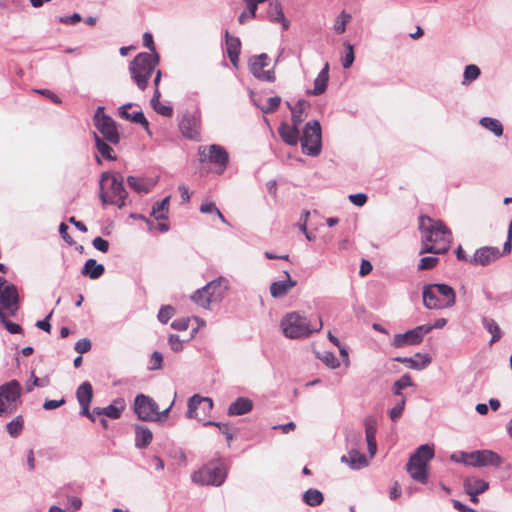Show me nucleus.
Segmentation results:
<instances>
[{"instance_id": "18", "label": "nucleus", "mask_w": 512, "mask_h": 512, "mask_svg": "<svg viewBox=\"0 0 512 512\" xmlns=\"http://www.w3.org/2000/svg\"><path fill=\"white\" fill-rule=\"evenodd\" d=\"M181 134L193 141L201 140V120L198 113H186L179 122Z\"/></svg>"}, {"instance_id": "2", "label": "nucleus", "mask_w": 512, "mask_h": 512, "mask_svg": "<svg viewBox=\"0 0 512 512\" xmlns=\"http://www.w3.org/2000/svg\"><path fill=\"white\" fill-rule=\"evenodd\" d=\"M123 180L120 173L106 171L101 174L99 197L103 205H115L119 208L125 205L128 193Z\"/></svg>"}, {"instance_id": "21", "label": "nucleus", "mask_w": 512, "mask_h": 512, "mask_svg": "<svg viewBox=\"0 0 512 512\" xmlns=\"http://www.w3.org/2000/svg\"><path fill=\"white\" fill-rule=\"evenodd\" d=\"M500 256L501 252L498 248L485 246L475 251L473 257L469 259V263L486 266L496 261Z\"/></svg>"}, {"instance_id": "29", "label": "nucleus", "mask_w": 512, "mask_h": 512, "mask_svg": "<svg viewBox=\"0 0 512 512\" xmlns=\"http://www.w3.org/2000/svg\"><path fill=\"white\" fill-rule=\"evenodd\" d=\"M489 484L476 477H468L464 480V488L467 494H481L485 492Z\"/></svg>"}, {"instance_id": "30", "label": "nucleus", "mask_w": 512, "mask_h": 512, "mask_svg": "<svg viewBox=\"0 0 512 512\" xmlns=\"http://www.w3.org/2000/svg\"><path fill=\"white\" fill-rule=\"evenodd\" d=\"M105 268L102 264H98L96 260L89 259L84 264L81 273L91 279H98L103 275Z\"/></svg>"}, {"instance_id": "42", "label": "nucleus", "mask_w": 512, "mask_h": 512, "mask_svg": "<svg viewBox=\"0 0 512 512\" xmlns=\"http://www.w3.org/2000/svg\"><path fill=\"white\" fill-rule=\"evenodd\" d=\"M304 502L309 506H318L323 500V494L317 489H309L303 495Z\"/></svg>"}, {"instance_id": "28", "label": "nucleus", "mask_w": 512, "mask_h": 512, "mask_svg": "<svg viewBox=\"0 0 512 512\" xmlns=\"http://www.w3.org/2000/svg\"><path fill=\"white\" fill-rule=\"evenodd\" d=\"M128 186L139 194L149 193L155 185V181L149 179L129 176L127 178Z\"/></svg>"}, {"instance_id": "23", "label": "nucleus", "mask_w": 512, "mask_h": 512, "mask_svg": "<svg viewBox=\"0 0 512 512\" xmlns=\"http://www.w3.org/2000/svg\"><path fill=\"white\" fill-rule=\"evenodd\" d=\"M225 44L228 58L234 67L238 66L239 55L241 52V41L238 37L229 34L228 30L225 31Z\"/></svg>"}, {"instance_id": "47", "label": "nucleus", "mask_w": 512, "mask_h": 512, "mask_svg": "<svg viewBox=\"0 0 512 512\" xmlns=\"http://www.w3.org/2000/svg\"><path fill=\"white\" fill-rule=\"evenodd\" d=\"M410 386H413L412 378L409 374H405L394 383V394L401 395V390Z\"/></svg>"}, {"instance_id": "19", "label": "nucleus", "mask_w": 512, "mask_h": 512, "mask_svg": "<svg viewBox=\"0 0 512 512\" xmlns=\"http://www.w3.org/2000/svg\"><path fill=\"white\" fill-rule=\"evenodd\" d=\"M270 64V58L267 54H260L250 59L249 67L251 73L258 79L264 81H273L275 79L274 73L271 70H266Z\"/></svg>"}, {"instance_id": "20", "label": "nucleus", "mask_w": 512, "mask_h": 512, "mask_svg": "<svg viewBox=\"0 0 512 512\" xmlns=\"http://www.w3.org/2000/svg\"><path fill=\"white\" fill-rule=\"evenodd\" d=\"M76 397L81 407V415L89 418L91 421H95V417L90 412V403L93 398L92 385L85 381L83 382L76 391Z\"/></svg>"}, {"instance_id": "63", "label": "nucleus", "mask_w": 512, "mask_h": 512, "mask_svg": "<svg viewBox=\"0 0 512 512\" xmlns=\"http://www.w3.org/2000/svg\"><path fill=\"white\" fill-rule=\"evenodd\" d=\"M143 45L148 48L151 52H153L155 55V45H154V41H153V36L152 34L146 32L144 33L143 35Z\"/></svg>"}, {"instance_id": "50", "label": "nucleus", "mask_w": 512, "mask_h": 512, "mask_svg": "<svg viewBox=\"0 0 512 512\" xmlns=\"http://www.w3.org/2000/svg\"><path fill=\"white\" fill-rule=\"evenodd\" d=\"M280 103H281V98L280 97H278V96L270 97L267 100V104L262 107V111L264 113H272L275 110H277V108L279 107Z\"/></svg>"}, {"instance_id": "24", "label": "nucleus", "mask_w": 512, "mask_h": 512, "mask_svg": "<svg viewBox=\"0 0 512 512\" xmlns=\"http://www.w3.org/2000/svg\"><path fill=\"white\" fill-rule=\"evenodd\" d=\"M395 361L405 364L408 368L421 370L431 363V357L427 354L417 353L412 357H397Z\"/></svg>"}, {"instance_id": "13", "label": "nucleus", "mask_w": 512, "mask_h": 512, "mask_svg": "<svg viewBox=\"0 0 512 512\" xmlns=\"http://www.w3.org/2000/svg\"><path fill=\"white\" fill-rule=\"evenodd\" d=\"M187 406V417L197 419L205 424V422H208L207 418L213 409V401L209 397L196 394L189 398Z\"/></svg>"}, {"instance_id": "35", "label": "nucleus", "mask_w": 512, "mask_h": 512, "mask_svg": "<svg viewBox=\"0 0 512 512\" xmlns=\"http://www.w3.org/2000/svg\"><path fill=\"white\" fill-rule=\"evenodd\" d=\"M160 91L159 89H154V95L151 99V105L153 109L160 115L165 117H171L173 114V109L171 106L164 105L160 102Z\"/></svg>"}, {"instance_id": "53", "label": "nucleus", "mask_w": 512, "mask_h": 512, "mask_svg": "<svg viewBox=\"0 0 512 512\" xmlns=\"http://www.w3.org/2000/svg\"><path fill=\"white\" fill-rule=\"evenodd\" d=\"M174 315V309L171 306L162 307L158 313V319L162 323H167Z\"/></svg>"}, {"instance_id": "31", "label": "nucleus", "mask_w": 512, "mask_h": 512, "mask_svg": "<svg viewBox=\"0 0 512 512\" xmlns=\"http://www.w3.org/2000/svg\"><path fill=\"white\" fill-rule=\"evenodd\" d=\"M328 80H329V64L326 63L324 68L320 71V73L318 74L317 78L314 81V89L312 91V94H314V95L322 94L327 88Z\"/></svg>"}, {"instance_id": "16", "label": "nucleus", "mask_w": 512, "mask_h": 512, "mask_svg": "<svg viewBox=\"0 0 512 512\" xmlns=\"http://www.w3.org/2000/svg\"><path fill=\"white\" fill-rule=\"evenodd\" d=\"M21 390V385L17 380L0 385V416L7 413L10 405L19 400Z\"/></svg>"}, {"instance_id": "22", "label": "nucleus", "mask_w": 512, "mask_h": 512, "mask_svg": "<svg viewBox=\"0 0 512 512\" xmlns=\"http://www.w3.org/2000/svg\"><path fill=\"white\" fill-rule=\"evenodd\" d=\"M284 275L286 277L285 280L275 281L270 285V294L273 298L286 296L297 285V282L290 278L287 271H284Z\"/></svg>"}, {"instance_id": "57", "label": "nucleus", "mask_w": 512, "mask_h": 512, "mask_svg": "<svg viewBox=\"0 0 512 512\" xmlns=\"http://www.w3.org/2000/svg\"><path fill=\"white\" fill-rule=\"evenodd\" d=\"M92 245L95 249L102 253H106L109 249V242L101 237H96L92 241Z\"/></svg>"}, {"instance_id": "46", "label": "nucleus", "mask_w": 512, "mask_h": 512, "mask_svg": "<svg viewBox=\"0 0 512 512\" xmlns=\"http://www.w3.org/2000/svg\"><path fill=\"white\" fill-rule=\"evenodd\" d=\"M480 69L478 66L474 65V64H470L468 66H466L465 68V71H464V80H463V85H466L467 83L477 79L480 75Z\"/></svg>"}, {"instance_id": "11", "label": "nucleus", "mask_w": 512, "mask_h": 512, "mask_svg": "<svg viewBox=\"0 0 512 512\" xmlns=\"http://www.w3.org/2000/svg\"><path fill=\"white\" fill-rule=\"evenodd\" d=\"M94 124L98 132L103 136V140L111 143L118 144L120 135L118 132L116 122L104 113L103 107H98L94 115Z\"/></svg>"}, {"instance_id": "59", "label": "nucleus", "mask_w": 512, "mask_h": 512, "mask_svg": "<svg viewBox=\"0 0 512 512\" xmlns=\"http://www.w3.org/2000/svg\"><path fill=\"white\" fill-rule=\"evenodd\" d=\"M367 195L364 193H357L349 195V200L356 206L361 207L367 202Z\"/></svg>"}, {"instance_id": "1", "label": "nucleus", "mask_w": 512, "mask_h": 512, "mask_svg": "<svg viewBox=\"0 0 512 512\" xmlns=\"http://www.w3.org/2000/svg\"><path fill=\"white\" fill-rule=\"evenodd\" d=\"M419 230L422 234L420 254H444L449 250L452 233L442 221L423 215L419 218Z\"/></svg>"}, {"instance_id": "32", "label": "nucleus", "mask_w": 512, "mask_h": 512, "mask_svg": "<svg viewBox=\"0 0 512 512\" xmlns=\"http://www.w3.org/2000/svg\"><path fill=\"white\" fill-rule=\"evenodd\" d=\"M135 434V445L138 448H145L152 442L153 434L146 427L136 426Z\"/></svg>"}, {"instance_id": "39", "label": "nucleus", "mask_w": 512, "mask_h": 512, "mask_svg": "<svg viewBox=\"0 0 512 512\" xmlns=\"http://www.w3.org/2000/svg\"><path fill=\"white\" fill-rule=\"evenodd\" d=\"M307 103L299 100L294 106L290 107L292 115V124L299 126L306 118L305 107Z\"/></svg>"}, {"instance_id": "48", "label": "nucleus", "mask_w": 512, "mask_h": 512, "mask_svg": "<svg viewBox=\"0 0 512 512\" xmlns=\"http://www.w3.org/2000/svg\"><path fill=\"white\" fill-rule=\"evenodd\" d=\"M438 262H439V258L438 257H435V256L423 257L419 261L418 269L421 270V271H423V270H430V269L436 267Z\"/></svg>"}, {"instance_id": "8", "label": "nucleus", "mask_w": 512, "mask_h": 512, "mask_svg": "<svg viewBox=\"0 0 512 512\" xmlns=\"http://www.w3.org/2000/svg\"><path fill=\"white\" fill-rule=\"evenodd\" d=\"M225 478V467L220 460L210 461L191 475V480L199 485L220 486Z\"/></svg>"}, {"instance_id": "43", "label": "nucleus", "mask_w": 512, "mask_h": 512, "mask_svg": "<svg viewBox=\"0 0 512 512\" xmlns=\"http://www.w3.org/2000/svg\"><path fill=\"white\" fill-rule=\"evenodd\" d=\"M0 322L5 327V329L11 334H20L23 332L22 327L7 319L6 314L0 308Z\"/></svg>"}, {"instance_id": "41", "label": "nucleus", "mask_w": 512, "mask_h": 512, "mask_svg": "<svg viewBox=\"0 0 512 512\" xmlns=\"http://www.w3.org/2000/svg\"><path fill=\"white\" fill-rule=\"evenodd\" d=\"M480 124L487 130L494 133V135H496V136H501L503 134V126H502L501 122L497 119L490 118V117H483L480 120Z\"/></svg>"}, {"instance_id": "52", "label": "nucleus", "mask_w": 512, "mask_h": 512, "mask_svg": "<svg viewBox=\"0 0 512 512\" xmlns=\"http://www.w3.org/2000/svg\"><path fill=\"white\" fill-rule=\"evenodd\" d=\"M31 377H32V382H31V384L27 385V391L28 392H31L34 387H45V386H47L49 384V379L48 378L40 379V378L35 376L34 372H32Z\"/></svg>"}, {"instance_id": "14", "label": "nucleus", "mask_w": 512, "mask_h": 512, "mask_svg": "<svg viewBox=\"0 0 512 512\" xmlns=\"http://www.w3.org/2000/svg\"><path fill=\"white\" fill-rule=\"evenodd\" d=\"M198 155L200 162H209L220 167V172H223L228 164V153L220 145L200 146L198 148Z\"/></svg>"}, {"instance_id": "15", "label": "nucleus", "mask_w": 512, "mask_h": 512, "mask_svg": "<svg viewBox=\"0 0 512 512\" xmlns=\"http://www.w3.org/2000/svg\"><path fill=\"white\" fill-rule=\"evenodd\" d=\"M432 330L431 325H420L405 333L396 334L393 337L392 345L396 348L418 345L423 341L424 336Z\"/></svg>"}, {"instance_id": "34", "label": "nucleus", "mask_w": 512, "mask_h": 512, "mask_svg": "<svg viewBox=\"0 0 512 512\" xmlns=\"http://www.w3.org/2000/svg\"><path fill=\"white\" fill-rule=\"evenodd\" d=\"M96 148L101 156L107 160H116L113 148L106 143L97 133H93Z\"/></svg>"}, {"instance_id": "54", "label": "nucleus", "mask_w": 512, "mask_h": 512, "mask_svg": "<svg viewBox=\"0 0 512 512\" xmlns=\"http://www.w3.org/2000/svg\"><path fill=\"white\" fill-rule=\"evenodd\" d=\"M365 432L366 438H373L376 436V421L375 419L369 417L365 419Z\"/></svg>"}, {"instance_id": "9", "label": "nucleus", "mask_w": 512, "mask_h": 512, "mask_svg": "<svg viewBox=\"0 0 512 512\" xmlns=\"http://www.w3.org/2000/svg\"><path fill=\"white\" fill-rule=\"evenodd\" d=\"M226 287L223 286L221 279L209 282L202 289L197 290L191 299L193 302L203 308H209L212 303L218 302L222 299Z\"/></svg>"}, {"instance_id": "4", "label": "nucleus", "mask_w": 512, "mask_h": 512, "mask_svg": "<svg viewBox=\"0 0 512 512\" xmlns=\"http://www.w3.org/2000/svg\"><path fill=\"white\" fill-rule=\"evenodd\" d=\"M158 63V54L152 55L150 53H139L131 61L129 65L131 78L140 90L144 91L147 88L148 80L151 78Z\"/></svg>"}, {"instance_id": "17", "label": "nucleus", "mask_w": 512, "mask_h": 512, "mask_svg": "<svg viewBox=\"0 0 512 512\" xmlns=\"http://www.w3.org/2000/svg\"><path fill=\"white\" fill-rule=\"evenodd\" d=\"M461 461L464 464L471 466H498L501 463V458L494 452L489 450L474 451L471 453H462Z\"/></svg>"}, {"instance_id": "33", "label": "nucleus", "mask_w": 512, "mask_h": 512, "mask_svg": "<svg viewBox=\"0 0 512 512\" xmlns=\"http://www.w3.org/2000/svg\"><path fill=\"white\" fill-rule=\"evenodd\" d=\"M125 409V402L123 399L118 398L114 400V402L102 408L103 415L111 418V419H119L121 417L122 411Z\"/></svg>"}, {"instance_id": "37", "label": "nucleus", "mask_w": 512, "mask_h": 512, "mask_svg": "<svg viewBox=\"0 0 512 512\" xmlns=\"http://www.w3.org/2000/svg\"><path fill=\"white\" fill-rule=\"evenodd\" d=\"M169 200L170 197L167 196L160 202H157L152 208L151 216L156 220L167 219L169 213Z\"/></svg>"}, {"instance_id": "61", "label": "nucleus", "mask_w": 512, "mask_h": 512, "mask_svg": "<svg viewBox=\"0 0 512 512\" xmlns=\"http://www.w3.org/2000/svg\"><path fill=\"white\" fill-rule=\"evenodd\" d=\"M65 403V399L62 398L60 400H46L43 404V408L45 410H53L60 406H62Z\"/></svg>"}, {"instance_id": "25", "label": "nucleus", "mask_w": 512, "mask_h": 512, "mask_svg": "<svg viewBox=\"0 0 512 512\" xmlns=\"http://www.w3.org/2000/svg\"><path fill=\"white\" fill-rule=\"evenodd\" d=\"M282 140L288 145H296L299 140V126L282 123L278 129Z\"/></svg>"}, {"instance_id": "51", "label": "nucleus", "mask_w": 512, "mask_h": 512, "mask_svg": "<svg viewBox=\"0 0 512 512\" xmlns=\"http://www.w3.org/2000/svg\"><path fill=\"white\" fill-rule=\"evenodd\" d=\"M405 407V398L403 397L399 403H397L391 410H390V418L392 421L398 420L404 410Z\"/></svg>"}, {"instance_id": "3", "label": "nucleus", "mask_w": 512, "mask_h": 512, "mask_svg": "<svg viewBox=\"0 0 512 512\" xmlns=\"http://www.w3.org/2000/svg\"><path fill=\"white\" fill-rule=\"evenodd\" d=\"M423 304L428 309H446L455 305L456 294L447 284H429L423 288Z\"/></svg>"}, {"instance_id": "38", "label": "nucleus", "mask_w": 512, "mask_h": 512, "mask_svg": "<svg viewBox=\"0 0 512 512\" xmlns=\"http://www.w3.org/2000/svg\"><path fill=\"white\" fill-rule=\"evenodd\" d=\"M269 13H270L272 21L281 22L283 24V28L285 30L288 29L289 21L285 18V15L283 13V9H282L280 2L276 1L274 3H271Z\"/></svg>"}, {"instance_id": "5", "label": "nucleus", "mask_w": 512, "mask_h": 512, "mask_svg": "<svg viewBox=\"0 0 512 512\" xmlns=\"http://www.w3.org/2000/svg\"><path fill=\"white\" fill-rule=\"evenodd\" d=\"M323 326L319 319L318 327L310 328L308 319L298 312H290L281 320V329L287 338L298 339L309 337L313 332H318Z\"/></svg>"}, {"instance_id": "64", "label": "nucleus", "mask_w": 512, "mask_h": 512, "mask_svg": "<svg viewBox=\"0 0 512 512\" xmlns=\"http://www.w3.org/2000/svg\"><path fill=\"white\" fill-rule=\"evenodd\" d=\"M218 208L213 202H204L200 205V211L205 214L216 213Z\"/></svg>"}, {"instance_id": "36", "label": "nucleus", "mask_w": 512, "mask_h": 512, "mask_svg": "<svg viewBox=\"0 0 512 512\" xmlns=\"http://www.w3.org/2000/svg\"><path fill=\"white\" fill-rule=\"evenodd\" d=\"M341 460L347 462L353 469H359L366 464L365 456L356 450H352L348 455L342 456Z\"/></svg>"}, {"instance_id": "58", "label": "nucleus", "mask_w": 512, "mask_h": 512, "mask_svg": "<svg viewBox=\"0 0 512 512\" xmlns=\"http://www.w3.org/2000/svg\"><path fill=\"white\" fill-rule=\"evenodd\" d=\"M354 50L351 44H347V52L343 59L342 65L344 68H349L354 62Z\"/></svg>"}, {"instance_id": "49", "label": "nucleus", "mask_w": 512, "mask_h": 512, "mask_svg": "<svg viewBox=\"0 0 512 512\" xmlns=\"http://www.w3.org/2000/svg\"><path fill=\"white\" fill-rule=\"evenodd\" d=\"M205 425L206 426H210V425H213V426H216L218 427V429L220 430L221 433H223L225 436H226V439L227 441H231L233 439V434L231 433V429H230V426L229 424L227 423H220V422H212V421H208V422H205Z\"/></svg>"}, {"instance_id": "60", "label": "nucleus", "mask_w": 512, "mask_h": 512, "mask_svg": "<svg viewBox=\"0 0 512 512\" xmlns=\"http://www.w3.org/2000/svg\"><path fill=\"white\" fill-rule=\"evenodd\" d=\"M169 344L171 349L175 352H179L183 348L182 341L177 335H171L169 337Z\"/></svg>"}, {"instance_id": "6", "label": "nucleus", "mask_w": 512, "mask_h": 512, "mask_svg": "<svg viewBox=\"0 0 512 512\" xmlns=\"http://www.w3.org/2000/svg\"><path fill=\"white\" fill-rule=\"evenodd\" d=\"M434 457V446L424 444L419 446L410 456L407 471L410 476L421 483L427 480V464Z\"/></svg>"}, {"instance_id": "26", "label": "nucleus", "mask_w": 512, "mask_h": 512, "mask_svg": "<svg viewBox=\"0 0 512 512\" xmlns=\"http://www.w3.org/2000/svg\"><path fill=\"white\" fill-rule=\"evenodd\" d=\"M253 408V401L249 398L239 397L228 408V415L239 416L249 413Z\"/></svg>"}, {"instance_id": "44", "label": "nucleus", "mask_w": 512, "mask_h": 512, "mask_svg": "<svg viewBox=\"0 0 512 512\" xmlns=\"http://www.w3.org/2000/svg\"><path fill=\"white\" fill-rule=\"evenodd\" d=\"M24 421L22 416H17L7 424V431L11 437H18L23 430Z\"/></svg>"}, {"instance_id": "7", "label": "nucleus", "mask_w": 512, "mask_h": 512, "mask_svg": "<svg viewBox=\"0 0 512 512\" xmlns=\"http://www.w3.org/2000/svg\"><path fill=\"white\" fill-rule=\"evenodd\" d=\"M174 404V400L162 412L158 411L157 403L144 394H139L134 400V412L140 420L143 421H161L167 418L170 409Z\"/></svg>"}, {"instance_id": "27", "label": "nucleus", "mask_w": 512, "mask_h": 512, "mask_svg": "<svg viewBox=\"0 0 512 512\" xmlns=\"http://www.w3.org/2000/svg\"><path fill=\"white\" fill-rule=\"evenodd\" d=\"M133 104H125L119 108V115L126 120H130L133 123L141 124L146 130L148 129L149 123L145 118L142 111H134L129 113L128 109L132 108Z\"/></svg>"}, {"instance_id": "40", "label": "nucleus", "mask_w": 512, "mask_h": 512, "mask_svg": "<svg viewBox=\"0 0 512 512\" xmlns=\"http://www.w3.org/2000/svg\"><path fill=\"white\" fill-rule=\"evenodd\" d=\"M484 328L492 335L491 343L499 341L502 337L501 329L495 320L484 318L482 320Z\"/></svg>"}, {"instance_id": "56", "label": "nucleus", "mask_w": 512, "mask_h": 512, "mask_svg": "<svg viewBox=\"0 0 512 512\" xmlns=\"http://www.w3.org/2000/svg\"><path fill=\"white\" fill-rule=\"evenodd\" d=\"M162 363H163L162 354L158 351L153 352V354L151 355V358H150V365H151L150 369H152V370L160 369L162 367Z\"/></svg>"}, {"instance_id": "45", "label": "nucleus", "mask_w": 512, "mask_h": 512, "mask_svg": "<svg viewBox=\"0 0 512 512\" xmlns=\"http://www.w3.org/2000/svg\"><path fill=\"white\" fill-rule=\"evenodd\" d=\"M351 20V15L346 12H341L334 23V31L337 34H342L346 30V25Z\"/></svg>"}, {"instance_id": "55", "label": "nucleus", "mask_w": 512, "mask_h": 512, "mask_svg": "<svg viewBox=\"0 0 512 512\" xmlns=\"http://www.w3.org/2000/svg\"><path fill=\"white\" fill-rule=\"evenodd\" d=\"M75 350L80 353L84 354L91 350V342L87 338L80 339L75 344Z\"/></svg>"}, {"instance_id": "62", "label": "nucleus", "mask_w": 512, "mask_h": 512, "mask_svg": "<svg viewBox=\"0 0 512 512\" xmlns=\"http://www.w3.org/2000/svg\"><path fill=\"white\" fill-rule=\"evenodd\" d=\"M68 226L65 223H61L59 226V233L62 238L70 245L74 244L73 238L68 234Z\"/></svg>"}, {"instance_id": "10", "label": "nucleus", "mask_w": 512, "mask_h": 512, "mask_svg": "<svg viewBox=\"0 0 512 512\" xmlns=\"http://www.w3.org/2000/svg\"><path fill=\"white\" fill-rule=\"evenodd\" d=\"M302 151L309 156H317L321 152V126L318 121L308 122L301 139Z\"/></svg>"}, {"instance_id": "12", "label": "nucleus", "mask_w": 512, "mask_h": 512, "mask_svg": "<svg viewBox=\"0 0 512 512\" xmlns=\"http://www.w3.org/2000/svg\"><path fill=\"white\" fill-rule=\"evenodd\" d=\"M0 308L6 310L11 316H15L20 308V300L17 287L0 277Z\"/></svg>"}]
</instances>
